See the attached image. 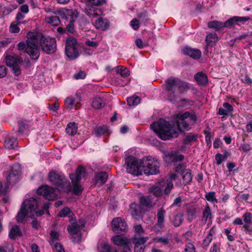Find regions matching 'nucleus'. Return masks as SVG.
<instances>
[{
	"instance_id": "35",
	"label": "nucleus",
	"mask_w": 252,
	"mask_h": 252,
	"mask_svg": "<svg viewBox=\"0 0 252 252\" xmlns=\"http://www.w3.org/2000/svg\"><path fill=\"white\" fill-rule=\"evenodd\" d=\"M94 132L97 136L106 134L108 133V128L107 126H99L96 127L94 129Z\"/></svg>"
},
{
	"instance_id": "18",
	"label": "nucleus",
	"mask_w": 252,
	"mask_h": 252,
	"mask_svg": "<svg viewBox=\"0 0 252 252\" xmlns=\"http://www.w3.org/2000/svg\"><path fill=\"white\" fill-rule=\"evenodd\" d=\"M94 25L97 29L104 31L108 29L110 24L106 19L99 18L95 20Z\"/></svg>"
},
{
	"instance_id": "44",
	"label": "nucleus",
	"mask_w": 252,
	"mask_h": 252,
	"mask_svg": "<svg viewBox=\"0 0 252 252\" xmlns=\"http://www.w3.org/2000/svg\"><path fill=\"white\" fill-rule=\"evenodd\" d=\"M184 220L183 215L182 214H178L174 217L173 224L175 226H179L183 222Z\"/></svg>"
},
{
	"instance_id": "2",
	"label": "nucleus",
	"mask_w": 252,
	"mask_h": 252,
	"mask_svg": "<svg viewBox=\"0 0 252 252\" xmlns=\"http://www.w3.org/2000/svg\"><path fill=\"white\" fill-rule=\"evenodd\" d=\"M50 203L47 202L44 204L43 209L37 210L39 203L37 199L34 198H30L25 200L21 206L20 211L16 216V220L18 222H22L26 216L31 218L34 216L39 217L42 215L45 211H48Z\"/></svg>"
},
{
	"instance_id": "9",
	"label": "nucleus",
	"mask_w": 252,
	"mask_h": 252,
	"mask_svg": "<svg viewBox=\"0 0 252 252\" xmlns=\"http://www.w3.org/2000/svg\"><path fill=\"white\" fill-rule=\"evenodd\" d=\"M85 169L82 166H79L77 168L75 174H70V178L73 185V191L76 195L80 194L83 190V188L79 184V182L85 176Z\"/></svg>"
},
{
	"instance_id": "31",
	"label": "nucleus",
	"mask_w": 252,
	"mask_h": 252,
	"mask_svg": "<svg viewBox=\"0 0 252 252\" xmlns=\"http://www.w3.org/2000/svg\"><path fill=\"white\" fill-rule=\"evenodd\" d=\"M212 218L211 210L210 206L207 205L202 212V221L206 223L208 219Z\"/></svg>"
},
{
	"instance_id": "16",
	"label": "nucleus",
	"mask_w": 252,
	"mask_h": 252,
	"mask_svg": "<svg viewBox=\"0 0 252 252\" xmlns=\"http://www.w3.org/2000/svg\"><path fill=\"white\" fill-rule=\"evenodd\" d=\"M80 101L81 97L78 95L69 96L65 99L64 103L66 107L69 109L73 108L77 109V105L79 104Z\"/></svg>"
},
{
	"instance_id": "7",
	"label": "nucleus",
	"mask_w": 252,
	"mask_h": 252,
	"mask_svg": "<svg viewBox=\"0 0 252 252\" xmlns=\"http://www.w3.org/2000/svg\"><path fill=\"white\" fill-rule=\"evenodd\" d=\"M125 166L126 172L134 176H139L142 174V161L133 156H129L126 158Z\"/></svg>"
},
{
	"instance_id": "47",
	"label": "nucleus",
	"mask_w": 252,
	"mask_h": 252,
	"mask_svg": "<svg viewBox=\"0 0 252 252\" xmlns=\"http://www.w3.org/2000/svg\"><path fill=\"white\" fill-rule=\"evenodd\" d=\"M66 14L70 18V21H75L78 16V13L76 10H67Z\"/></svg>"
},
{
	"instance_id": "42",
	"label": "nucleus",
	"mask_w": 252,
	"mask_h": 252,
	"mask_svg": "<svg viewBox=\"0 0 252 252\" xmlns=\"http://www.w3.org/2000/svg\"><path fill=\"white\" fill-rule=\"evenodd\" d=\"M153 242L156 243H160L163 245H167L169 243V240L166 237H157L153 239Z\"/></svg>"
},
{
	"instance_id": "15",
	"label": "nucleus",
	"mask_w": 252,
	"mask_h": 252,
	"mask_svg": "<svg viewBox=\"0 0 252 252\" xmlns=\"http://www.w3.org/2000/svg\"><path fill=\"white\" fill-rule=\"evenodd\" d=\"M250 19V18L249 17L233 16L225 22V26L228 27L235 25L240 26Z\"/></svg>"
},
{
	"instance_id": "22",
	"label": "nucleus",
	"mask_w": 252,
	"mask_h": 252,
	"mask_svg": "<svg viewBox=\"0 0 252 252\" xmlns=\"http://www.w3.org/2000/svg\"><path fill=\"white\" fill-rule=\"evenodd\" d=\"M243 219L245 223V224L243 225L245 231L247 233H250L251 231L250 227L252 219L251 214L249 212L245 213L243 215Z\"/></svg>"
},
{
	"instance_id": "27",
	"label": "nucleus",
	"mask_w": 252,
	"mask_h": 252,
	"mask_svg": "<svg viewBox=\"0 0 252 252\" xmlns=\"http://www.w3.org/2000/svg\"><path fill=\"white\" fill-rule=\"evenodd\" d=\"M22 236V232L20 230L19 227L15 225L12 226L9 231V236L11 239H15L16 238L21 237Z\"/></svg>"
},
{
	"instance_id": "10",
	"label": "nucleus",
	"mask_w": 252,
	"mask_h": 252,
	"mask_svg": "<svg viewBox=\"0 0 252 252\" xmlns=\"http://www.w3.org/2000/svg\"><path fill=\"white\" fill-rule=\"evenodd\" d=\"M142 166L143 172L147 175L156 174L159 172V162L151 157L143 158Z\"/></svg>"
},
{
	"instance_id": "14",
	"label": "nucleus",
	"mask_w": 252,
	"mask_h": 252,
	"mask_svg": "<svg viewBox=\"0 0 252 252\" xmlns=\"http://www.w3.org/2000/svg\"><path fill=\"white\" fill-rule=\"evenodd\" d=\"M113 230L116 233H119L121 231H125L127 228L126 222L120 218H116L112 221Z\"/></svg>"
},
{
	"instance_id": "64",
	"label": "nucleus",
	"mask_w": 252,
	"mask_h": 252,
	"mask_svg": "<svg viewBox=\"0 0 252 252\" xmlns=\"http://www.w3.org/2000/svg\"><path fill=\"white\" fill-rule=\"evenodd\" d=\"M177 179H178L177 174L175 173H171L170 174L169 177L167 180H169V182H171L172 183V182L173 181H175Z\"/></svg>"
},
{
	"instance_id": "52",
	"label": "nucleus",
	"mask_w": 252,
	"mask_h": 252,
	"mask_svg": "<svg viewBox=\"0 0 252 252\" xmlns=\"http://www.w3.org/2000/svg\"><path fill=\"white\" fill-rule=\"evenodd\" d=\"M53 250L54 252H65L63 246L59 243H56L54 247Z\"/></svg>"
},
{
	"instance_id": "60",
	"label": "nucleus",
	"mask_w": 252,
	"mask_h": 252,
	"mask_svg": "<svg viewBox=\"0 0 252 252\" xmlns=\"http://www.w3.org/2000/svg\"><path fill=\"white\" fill-rule=\"evenodd\" d=\"M215 158L218 165L220 164L222 160L224 159L223 156L220 154H217L215 156Z\"/></svg>"
},
{
	"instance_id": "28",
	"label": "nucleus",
	"mask_w": 252,
	"mask_h": 252,
	"mask_svg": "<svg viewBox=\"0 0 252 252\" xmlns=\"http://www.w3.org/2000/svg\"><path fill=\"white\" fill-rule=\"evenodd\" d=\"M78 127L76 123H70L67 124L65 130L70 136H74L77 132Z\"/></svg>"
},
{
	"instance_id": "11",
	"label": "nucleus",
	"mask_w": 252,
	"mask_h": 252,
	"mask_svg": "<svg viewBox=\"0 0 252 252\" xmlns=\"http://www.w3.org/2000/svg\"><path fill=\"white\" fill-rule=\"evenodd\" d=\"M65 52L66 56L70 60L75 59L79 56V52L77 48V41L75 38L69 37L67 39Z\"/></svg>"
},
{
	"instance_id": "37",
	"label": "nucleus",
	"mask_w": 252,
	"mask_h": 252,
	"mask_svg": "<svg viewBox=\"0 0 252 252\" xmlns=\"http://www.w3.org/2000/svg\"><path fill=\"white\" fill-rule=\"evenodd\" d=\"M116 71L117 73L120 74L122 77H126L129 75V70L123 66H118L116 68Z\"/></svg>"
},
{
	"instance_id": "33",
	"label": "nucleus",
	"mask_w": 252,
	"mask_h": 252,
	"mask_svg": "<svg viewBox=\"0 0 252 252\" xmlns=\"http://www.w3.org/2000/svg\"><path fill=\"white\" fill-rule=\"evenodd\" d=\"M208 27L210 28L215 29L219 30L224 27H228L225 26V22L224 23L217 21H213L208 23Z\"/></svg>"
},
{
	"instance_id": "40",
	"label": "nucleus",
	"mask_w": 252,
	"mask_h": 252,
	"mask_svg": "<svg viewBox=\"0 0 252 252\" xmlns=\"http://www.w3.org/2000/svg\"><path fill=\"white\" fill-rule=\"evenodd\" d=\"M72 221L73 220H71V223L72 224L68 226L67 230L70 234L74 235L78 233L80 228L75 223H73Z\"/></svg>"
},
{
	"instance_id": "4",
	"label": "nucleus",
	"mask_w": 252,
	"mask_h": 252,
	"mask_svg": "<svg viewBox=\"0 0 252 252\" xmlns=\"http://www.w3.org/2000/svg\"><path fill=\"white\" fill-rule=\"evenodd\" d=\"M151 127L160 138L164 140L178 136V132L174 128L173 124L163 119L153 123Z\"/></svg>"
},
{
	"instance_id": "55",
	"label": "nucleus",
	"mask_w": 252,
	"mask_h": 252,
	"mask_svg": "<svg viewBox=\"0 0 252 252\" xmlns=\"http://www.w3.org/2000/svg\"><path fill=\"white\" fill-rule=\"evenodd\" d=\"M20 63H17L11 67L15 75H19L21 74V70L20 69L19 64Z\"/></svg>"
},
{
	"instance_id": "63",
	"label": "nucleus",
	"mask_w": 252,
	"mask_h": 252,
	"mask_svg": "<svg viewBox=\"0 0 252 252\" xmlns=\"http://www.w3.org/2000/svg\"><path fill=\"white\" fill-rule=\"evenodd\" d=\"M90 2L92 3L93 5H99L103 4L105 0H88Z\"/></svg>"
},
{
	"instance_id": "41",
	"label": "nucleus",
	"mask_w": 252,
	"mask_h": 252,
	"mask_svg": "<svg viewBox=\"0 0 252 252\" xmlns=\"http://www.w3.org/2000/svg\"><path fill=\"white\" fill-rule=\"evenodd\" d=\"M160 185L161 186H166V188L164 189V193L166 194L170 193V190L173 187V183L171 182H169V180H167L166 182L163 181L161 182Z\"/></svg>"
},
{
	"instance_id": "12",
	"label": "nucleus",
	"mask_w": 252,
	"mask_h": 252,
	"mask_svg": "<svg viewBox=\"0 0 252 252\" xmlns=\"http://www.w3.org/2000/svg\"><path fill=\"white\" fill-rule=\"evenodd\" d=\"M37 193L43 195L48 200H53L57 198V195L54 189L47 186H42L37 190Z\"/></svg>"
},
{
	"instance_id": "1",
	"label": "nucleus",
	"mask_w": 252,
	"mask_h": 252,
	"mask_svg": "<svg viewBox=\"0 0 252 252\" xmlns=\"http://www.w3.org/2000/svg\"><path fill=\"white\" fill-rule=\"evenodd\" d=\"M26 41H22L17 45L19 51L25 50L32 60H37L40 55L38 43L43 51L47 54L54 53L57 48L56 41L54 38L45 37L41 34L29 32Z\"/></svg>"
},
{
	"instance_id": "45",
	"label": "nucleus",
	"mask_w": 252,
	"mask_h": 252,
	"mask_svg": "<svg viewBox=\"0 0 252 252\" xmlns=\"http://www.w3.org/2000/svg\"><path fill=\"white\" fill-rule=\"evenodd\" d=\"M99 252H110L111 246L107 243H101L98 246Z\"/></svg>"
},
{
	"instance_id": "6",
	"label": "nucleus",
	"mask_w": 252,
	"mask_h": 252,
	"mask_svg": "<svg viewBox=\"0 0 252 252\" xmlns=\"http://www.w3.org/2000/svg\"><path fill=\"white\" fill-rule=\"evenodd\" d=\"M48 178L59 191L68 192L70 190V184L63 175L52 171L49 173Z\"/></svg>"
},
{
	"instance_id": "54",
	"label": "nucleus",
	"mask_w": 252,
	"mask_h": 252,
	"mask_svg": "<svg viewBox=\"0 0 252 252\" xmlns=\"http://www.w3.org/2000/svg\"><path fill=\"white\" fill-rule=\"evenodd\" d=\"M24 18L25 15L22 13L18 12L16 16L15 23H17V24H21L22 22H21V20H23Z\"/></svg>"
},
{
	"instance_id": "21",
	"label": "nucleus",
	"mask_w": 252,
	"mask_h": 252,
	"mask_svg": "<svg viewBox=\"0 0 252 252\" xmlns=\"http://www.w3.org/2000/svg\"><path fill=\"white\" fill-rule=\"evenodd\" d=\"M108 177V175L106 172H99L95 175L94 182L95 185L101 186L106 182Z\"/></svg>"
},
{
	"instance_id": "51",
	"label": "nucleus",
	"mask_w": 252,
	"mask_h": 252,
	"mask_svg": "<svg viewBox=\"0 0 252 252\" xmlns=\"http://www.w3.org/2000/svg\"><path fill=\"white\" fill-rule=\"evenodd\" d=\"M188 216L189 219L190 221H191L194 219L196 214V209L194 207H191L188 210Z\"/></svg>"
},
{
	"instance_id": "13",
	"label": "nucleus",
	"mask_w": 252,
	"mask_h": 252,
	"mask_svg": "<svg viewBox=\"0 0 252 252\" xmlns=\"http://www.w3.org/2000/svg\"><path fill=\"white\" fill-rule=\"evenodd\" d=\"M175 172L181 173L184 184H188L191 181L192 177L190 170L185 168L182 164H179L176 167Z\"/></svg>"
},
{
	"instance_id": "58",
	"label": "nucleus",
	"mask_w": 252,
	"mask_h": 252,
	"mask_svg": "<svg viewBox=\"0 0 252 252\" xmlns=\"http://www.w3.org/2000/svg\"><path fill=\"white\" fill-rule=\"evenodd\" d=\"M6 74V67L4 65H0V78L5 77Z\"/></svg>"
},
{
	"instance_id": "36",
	"label": "nucleus",
	"mask_w": 252,
	"mask_h": 252,
	"mask_svg": "<svg viewBox=\"0 0 252 252\" xmlns=\"http://www.w3.org/2000/svg\"><path fill=\"white\" fill-rule=\"evenodd\" d=\"M140 203L147 207H152L153 204L152 202L149 197L146 196H142L140 198Z\"/></svg>"
},
{
	"instance_id": "46",
	"label": "nucleus",
	"mask_w": 252,
	"mask_h": 252,
	"mask_svg": "<svg viewBox=\"0 0 252 252\" xmlns=\"http://www.w3.org/2000/svg\"><path fill=\"white\" fill-rule=\"evenodd\" d=\"M161 187H162V186H161L159 183V185L153 187L151 189V191L156 196H160L162 194L163 190V189Z\"/></svg>"
},
{
	"instance_id": "57",
	"label": "nucleus",
	"mask_w": 252,
	"mask_h": 252,
	"mask_svg": "<svg viewBox=\"0 0 252 252\" xmlns=\"http://www.w3.org/2000/svg\"><path fill=\"white\" fill-rule=\"evenodd\" d=\"M223 107L225 108V110L228 114V113L232 112L233 110L231 105L227 102H225L223 104Z\"/></svg>"
},
{
	"instance_id": "59",
	"label": "nucleus",
	"mask_w": 252,
	"mask_h": 252,
	"mask_svg": "<svg viewBox=\"0 0 252 252\" xmlns=\"http://www.w3.org/2000/svg\"><path fill=\"white\" fill-rule=\"evenodd\" d=\"M20 12L25 14L29 12V6L27 4H23L20 7Z\"/></svg>"
},
{
	"instance_id": "8",
	"label": "nucleus",
	"mask_w": 252,
	"mask_h": 252,
	"mask_svg": "<svg viewBox=\"0 0 252 252\" xmlns=\"http://www.w3.org/2000/svg\"><path fill=\"white\" fill-rule=\"evenodd\" d=\"M20 172V165L18 164H14L11 171L6 177V183L4 185H1L0 187V193L4 194L8 190L10 185L15 184L18 181V174Z\"/></svg>"
},
{
	"instance_id": "62",
	"label": "nucleus",
	"mask_w": 252,
	"mask_h": 252,
	"mask_svg": "<svg viewBox=\"0 0 252 252\" xmlns=\"http://www.w3.org/2000/svg\"><path fill=\"white\" fill-rule=\"evenodd\" d=\"M50 236L53 241H56L59 239V234L55 231H51Z\"/></svg>"
},
{
	"instance_id": "53",
	"label": "nucleus",
	"mask_w": 252,
	"mask_h": 252,
	"mask_svg": "<svg viewBox=\"0 0 252 252\" xmlns=\"http://www.w3.org/2000/svg\"><path fill=\"white\" fill-rule=\"evenodd\" d=\"M130 26L134 30H137L139 28V21L136 19H133L130 22Z\"/></svg>"
},
{
	"instance_id": "29",
	"label": "nucleus",
	"mask_w": 252,
	"mask_h": 252,
	"mask_svg": "<svg viewBox=\"0 0 252 252\" xmlns=\"http://www.w3.org/2000/svg\"><path fill=\"white\" fill-rule=\"evenodd\" d=\"M18 145L17 139L14 138L7 137L4 141L5 148L8 149H13Z\"/></svg>"
},
{
	"instance_id": "19",
	"label": "nucleus",
	"mask_w": 252,
	"mask_h": 252,
	"mask_svg": "<svg viewBox=\"0 0 252 252\" xmlns=\"http://www.w3.org/2000/svg\"><path fill=\"white\" fill-rule=\"evenodd\" d=\"M96 6L95 5H88L87 6L86 8L87 14L90 17H95L102 14V10Z\"/></svg>"
},
{
	"instance_id": "48",
	"label": "nucleus",
	"mask_w": 252,
	"mask_h": 252,
	"mask_svg": "<svg viewBox=\"0 0 252 252\" xmlns=\"http://www.w3.org/2000/svg\"><path fill=\"white\" fill-rule=\"evenodd\" d=\"M148 240V237H135L134 241L135 245L141 246V245L144 244Z\"/></svg>"
},
{
	"instance_id": "34",
	"label": "nucleus",
	"mask_w": 252,
	"mask_h": 252,
	"mask_svg": "<svg viewBox=\"0 0 252 252\" xmlns=\"http://www.w3.org/2000/svg\"><path fill=\"white\" fill-rule=\"evenodd\" d=\"M217 40L218 36L216 33H209L206 37V42L208 46H213Z\"/></svg>"
},
{
	"instance_id": "50",
	"label": "nucleus",
	"mask_w": 252,
	"mask_h": 252,
	"mask_svg": "<svg viewBox=\"0 0 252 252\" xmlns=\"http://www.w3.org/2000/svg\"><path fill=\"white\" fill-rule=\"evenodd\" d=\"M195 248L193 244L188 243L185 246V248L183 252H195Z\"/></svg>"
},
{
	"instance_id": "17",
	"label": "nucleus",
	"mask_w": 252,
	"mask_h": 252,
	"mask_svg": "<svg viewBox=\"0 0 252 252\" xmlns=\"http://www.w3.org/2000/svg\"><path fill=\"white\" fill-rule=\"evenodd\" d=\"M5 63L8 66L11 67L17 63H22L23 60L18 56L7 55L5 57Z\"/></svg>"
},
{
	"instance_id": "3",
	"label": "nucleus",
	"mask_w": 252,
	"mask_h": 252,
	"mask_svg": "<svg viewBox=\"0 0 252 252\" xmlns=\"http://www.w3.org/2000/svg\"><path fill=\"white\" fill-rule=\"evenodd\" d=\"M165 85L168 91V99L170 101H175L179 94L189 89V84L172 77L165 81Z\"/></svg>"
},
{
	"instance_id": "49",
	"label": "nucleus",
	"mask_w": 252,
	"mask_h": 252,
	"mask_svg": "<svg viewBox=\"0 0 252 252\" xmlns=\"http://www.w3.org/2000/svg\"><path fill=\"white\" fill-rule=\"evenodd\" d=\"M20 24L14 22L12 23L9 27V31L12 33H18L20 31V28L18 27Z\"/></svg>"
},
{
	"instance_id": "24",
	"label": "nucleus",
	"mask_w": 252,
	"mask_h": 252,
	"mask_svg": "<svg viewBox=\"0 0 252 252\" xmlns=\"http://www.w3.org/2000/svg\"><path fill=\"white\" fill-rule=\"evenodd\" d=\"M165 214V211L162 208L158 210L157 213L158 221L157 224L161 228L164 227Z\"/></svg>"
},
{
	"instance_id": "5",
	"label": "nucleus",
	"mask_w": 252,
	"mask_h": 252,
	"mask_svg": "<svg viewBox=\"0 0 252 252\" xmlns=\"http://www.w3.org/2000/svg\"><path fill=\"white\" fill-rule=\"evenodd\" d=\"M177 126L180 132L189 130L197 121V117L193 111H187L177 117Z\"/></svg>"
},
{
	"instance_id": "43",
	"label": "nucleus",
	"mask_w": 252,
	"mask_h": 252,
	"mask_svg": "<svg viewBox=\"0 0 252 252\" xmlns=\"http://www.w3.org/2000/svg\"><path fill=\"white\" fill-rule=\"evenodd\" d=\"M72 214V212L69 208L64 207L58 213V216L60 217H69Z\"/></svg>"
},
{
	"instance_id": "23",
	"label": "nucleus",
	"mask_w": 252,
	"mask_h": 252,
	"mask_svg": "<svg viewBox=\"0 0 252 252\" xmlns=\"http://www.w3.org/2000/svg\"><path fill=\"white\" fill-rule=\"evenodd\" d=\"M197 135L192 133L188 134L183 139V142L185 147L188 145H191L193 143L196 141Z\"/></svg>"
},
{
	"instance_id": "26",
	"label": "nucleus",
	"mask_w": 252,
	"mask_h": 252,
	"mask_svg": "<svg viewBox=\"0 0 252 252\" xmlns=\"http://www.w3.org/2000/svg\"><path fill=\"white\" fill-rule=\"evenodd\" d=\"M112 240L115 245L120 247H122L128 243V241L126 238L120 235L113 236Z\"/></svg>"
},
{
	"instance_id": "30",
	"label": "nucleus",
	"mask_w": 252,
	"mask_h": 252,
	"mask_svg": "<svg viewBox=\"0 0 252 252\" xmlns=\"http://www.w3.org/2000/svg\"><path fill=\"white\" fill-rule=\"evenodd\" d=\"M104 102L103 99L99 97H94L92 102V107L95 109H99L104 106Z\"/></svg>"
},
{
	"instance_id": "56",
	"label": "nucleus",
	"mask_w": 252,
	"mask_h": 252,
	"mask_svg": "<svg viewBox=\"0 0 252 252\" xmlns=\"http://www.w3.org/2000/svg\"><path fill=\"white\" fill-rule=\"evenodd\" d=\"M86 77V73L83 71H80L78 73L74 75L75 79H84Z\"/></svg>"
},
{
	"instance_id": "25",
	"label": "nucleus",
	"mask_w": 252,
	"mask_h": 252,
	"mask_svg": "<svg viewBox=\"0 0 252 252\" xmlns=\"http://www.w3.org/2000/svg\"><path fill=\"white\" fill-rule=\"evenodd\" d=\"M194 78L197 83L200 85H206L208 82L207 75L202 72H199L196 74Z\"/></svg>"
},
{
	"instance_id": "39",
	"label": "nucleus",
	"mask_w": 252,
	"mask_h": 252,
	"mask_svg": "<svg viewBox=\"0 0 252 252\" xmlns=\"http://www.w3.org/2000/svg\"><path fill=\"white\" fill-rule=\"evenodd\" d=\"M127 102L129 106H136L140 102V98L137 96L133 95L127 98Z\"/></svg>"
},
{
	"instance_id": "61",
	"label": "nucleus",
	"mask_w": 252,
	"mask_h": 252,
	"mask_svg": "<svg viewBox=\"0 0 252 252\" xmlns=\"http://www.w3.org/2000/svg\"><path fill=\"white\" fill-rule=\"evenodd\" d=\"M74 21L70 20V23L66 26L67 30L71 33L73 32L74 30V26L73 24Z\"/></svg>"
},
{
	"instance_id": "20",
	"label": "nucleus",
	"mask_w": 252,
	"mask_h": 252,
	"mask_svg": "<svg viewBox=\"0 0 252 252\" xmlns=\"http://www.w3.org/2000/svg\"><path fill=\"white\" fill-rule=\"evenodd\" d=\"M184 54L189 56L194 59H199L201 56V52L199 49L186 47L183 49Z\"/></svg>"
},
{
	"instance_id": "38",
	"label": "nucleus",
	"mask_w": 252,
	"mask_h": 252,
	"mask_svg": "<svg viewBox=\"0 0 252 252\" xmlns=\"http://www.w3.org/2000/svg\"><path fill=\"white\" fill-rule=\"evenodd\" d=\"M205 199L212 203H218V200L216 197V193L214 191H211L206 193L205 195Z\"/></svg>"
},
{
	"instance_id": "32",
	"label": "nucleus",
	"mask_w": 252,
	"mask_h": 252,
	"mask_svg": "<svg viewBox=\"0 0 252 252\" xmlns=\"http://www.w3.org/2000/svg\"><path fill=\"white\" fill-rule=\"evenodd\" d=\"M45 21L52 26H57L60 24V19L56 16L47 17L45 18Z\"/></svg>"
}]
</instances>
